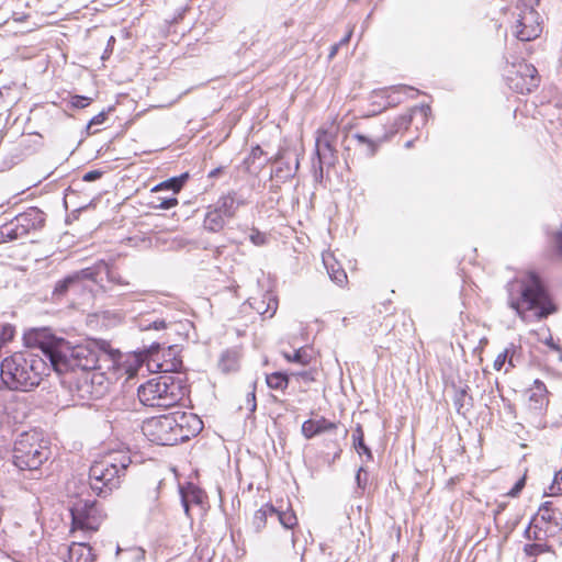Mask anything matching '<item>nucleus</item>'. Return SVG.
Listing matches in <instances>:
<instances>
[{
	"label": "nucleus",
	"instance_id": "f704fd0d",
	"mask_svg": "<svg viewBox=\"0 0 562 562\" xmlns=\"http://www.w3.org/2000/svg\"><path fill=\"white\" fill-rule=\"evenodd\" d=\"M78 284L77 276L72 273L56 283L53 295L56 297L64 296L69 289L75 288Z\"/></svg>",
	"mask_w": 562,
	"mask_h": 562
},
{
	"label": "nucleus",
	"instance_id": "a211bd4d",
	"mask_svg": "<svg viewBox=\"0 0 562 562\" xmlns=\"http://www.w3.org/2000/svg\"><path fill=\"white\" fill-rule=\"evenodd\" d=\"M247 201L239 196L235 191H231L227 194L220 196L216 203L213 205L225 218H233L238 209L245 205Z\"/></svg>",
	"mask_w": 562,
	"mask_h": 562
},
{
	"label": "nucleus",
	"instance_id": "a19ab883",
	"mask_svg": "<svg viewBox=\"0 0 562 562\" xmlns=\"http://www.w3.org/2000/svg\"><path fill=\"white\" fill-rule=\"evenodd\" d=\"M314 371L312 370H302L296 372H291L290 376H293L297 380L303 381L304 383L308 384L313 381H315Z\"/></svg>",
	"mask_w": 562,
	"mask_h": 562
},
{
	"label": "nucleus",
	"instance_id": "2f4dec72",
	"mask_svg": "<svg viewBox=\"0 0 562 562\" xmlns=\"http://www.w3.org/2000/svg\"><path fill=\"white\" fill-rule=\"evenodd\" d=\"M188 178V175L184 173L180 177H175L171 179H168L159 184H157L153 191H161V190H171L173 194L178 193L180 189L182 188L184 180Z\"/></svg>",
	"mask_w": 562,
	"mask_h": 562
},
{
	"label": "nucleus",
	"instance_id": "680f3d73",
	"mask_svg": "<svg viewBox=\"0 0 562 562\" xmlns=\"http://www.w3.org/2000/svg\"><path fill=\"white\" fill-rule=\"evenodd\" d=\"M177 367V364L172 363L171 367L169 368V366H165L162 363H157V368L160 370V371H164V372H168V371H171V370H175Z\"/></svg>",
	"mask_w": 562,
	"mask_h": 562
},
{
	"label": "nucleus",
	"instance_id": "052dcab7",
	"mask_svg": "<svg viewBox=\"0 0 562 562\" xmlns=\"http://www.w3.org/2000/svg\"><path fill=\"white\" fill-rule=\"evenodd\" d=\"M546 345H547V346H549L550 348H552V349H554V350H557V351L561 352L560 347H559L558 345H555V344H554L552 336H549V338H548V339H546Z\"/></svg>",
	"mask_w": 562,
	"mask_h": 562
},
{
	"label": "nucleus",
	"instance_id": "c85d7f7f",
	"mask_svg": "<svg viewBox=\"0 0 562 562\" xmlns=\"http://www.w3.org/2000/svg\"><path fill=\"white\" fill-rule=\"evenodd\" d=\"M116 554L123 562H142L145 560L146 551L140 547L117 548Z\"/></svg>",
	"mask_w": 562,
	"mask_h": 562
},
{
	"label": "nucleus",
	"instance_id": "a18cd8bd",
	"mask_svg": "<svg viewBox=\"0 0 562 562\" xmlns=\"http://www.w3.org/2000/svg\"><path fill=\"white\" fill-rule=\"evenodd\" d=\"M91 102V98L83 95H74L71 98V105L77 109H83L88 106Z\"/></svg>",
	"mask_w": 562,
	"mask_h": 562
},
{
	"label": "nucleus",
	"instance_id": "20e7f679",
	"mask_svg": "<svg viewBox=\"0 0 562 562\" xmlns=\"http://www.w3.org/2000/svg\"><path fill=\"white\" fill-rule=\"evenodd\" d=\"M131 464L124 451H112L93 462L89 470L91 490L100 497H106L121 484V477Z\"/></svg>",
	"mask_w": 562,
	"mask_h": 562
},
{
	"label": "nucleus",
	"instance_id": "a878e982",
	"mask_svg": "<svg viewBox=\"0 0 562 562\" xmlns=\"http://www.w3.org/2000/svg\"><path fill=\"white\" fill-rule=\"evenodd\" d=\"M239 364V353L236 350H225L218 360V368L222 372L228 373L236 371Z\"/></svg>",
	"mask_w": 562,
	"mask_h": 562
},
{
	"label": "nucleus",
	"instance_id": "7ed1b4c3",
	"mask_svg": "<svg viewBox=\"0 0 562 562\" xmlns=\"http://www.w3.org/2000/svg\"><path fill=\"white\" fill-rule=\"evenodd\" d=\"M49 370L46 361L32 351L15 352L0 363V381L10 391L37 387Z\"/></svg>",
	"mask_w": 562,
	"mask_h": 562
},
{
	"label": "nucleus",
	"instance_id": "f03ea898",
	"mask_svg": "<svg viewBox=\"0 0 562 562\" xmlns=\"http://www.w3.org/2000/svg\"><path fill=\"white\" fill-rule=\"evenodd\" d=\"M506 290L508 306L522 321L527 319L528 312H533L536 318L541 319L554 311L541 279L532 271L515 277L507 283Z\"/></svg>",
	"mask_w": 562,
	"mask_h": 562
},
{
	"label": "nucleus",
	"instance_id": "f8f14e48",
	"mask_svg": "<svg viewBox=\"0 0 562 562\" xmlns=\"http://www.w3.org/2000/svg\"><path fill=\"white\" fill-rule=\"evenodd\" d=\"M515 71H508L507 80L509 87L519 93H529L538 87L539 79L537 69L533 65L519 63L512 66Z\"/></svg>",
	"mask_w": 562,
	"mask_h": 562
},
{
	"label": "nucleus",
	"instance_id": "423d86ee",
	"mask_svg": "<svg viewBox=\"0 0 562 562\" xmlns=\"http://www.w3.org/2000/svg\"><path fill=\"white\" fill-rule=\"evenodd\" d=\"M48 448L36 432H23L14 442L13 464L21 471L40 469L48 459Z\"/></svg>",
	"mask_w": 562,
	"mask_h": 562
},
{
	"label": "nucleus",
	"instance_id": "e433bc0d",
	"mask_svg": "<svg viewBox=\"0 0 562 562\" xmlns=\"http://www.w3.org/2000/svg\"><path fill=\"white\" fill-rule=\"evenodd\" d=\"M506 361H508L509 367H515L514 364V346L506 348L503 352H501L496 359L494 360L493 367L495 370L499 371L505 366Z\"/></svg>",
	"mask_w": 562,
	"mask_h": 562
},
{
	"label": "nucleus",
	"instance_id": "bf43d9fd",
	"mask_svg": "<svg viewBox=\"0 0 562 562\" xmlns=\"http://www.w3.org/2000/svg\"><path fill=\"white\" fill-rule=\"evenodd\" d=\"M526 536L528 539L538 540L539 537L536 531L532 532V527L529 525V527L526 529Z\"/></svg>",
	"mask_w": 562,
	"mask_h": 562
},
{
	"label": "nucleus",
	"instance_id": "bb28decb",
	"mask_svg": "<svg viewBox=\"0 0 562 562\" xmlns=\"http://www.w3.org/2000/svg\"><path fill=\"white\" fill-rule=\"evenodd\" d=\"M352 138L357 142V145L362 149L367 157H373L381 144V140L369 138L360 133L353 134Z\"/></svg>",
	"mask_w": 562,
	"mask_h": 562
},
{
	"label": "nucleus",
	"instance_id": "4468645a",
	"mask_svg": "<svg viewBox=\"0 0 562 562\" xmlns=\"http://www.w3.org/2000/svg\"><path fill=\"white\" fill-rule=\"evenodd\" d=\"M269 518L277 519L285 529H293L297 525V518L291 508L280 510L271 504H266L254 515L252 525L256 530H261Z\"/></svg>",
	"mask_w": 562,
	"mask_h": 562
},
{
	"label": "nucleus",
	"instance_id": "6e6d98bb",
	"mask_svg": "<svg viewBox=\"0 0 562 562\" xmlns=\"http://www.w3.org/2000/svg\"><path fill=\"white\" fill-rule=\"evenodd\" d=\"M313 167H314V173H315L316 180L322 181V179L324 177V167L325 166H322V171H321V168L318 167V162L314 161Z\"/></svg>",
	"mask_w": 562,
	"mask_h": 562
},
{
	"label": "nucleus",
	"instance_id": "c9c22d12",
	"mask_svg": "<svg viewBox=\"0 0 562 562\" xmlns=\"http://www.w3.org/2000/svg\"><path fill=\"white\" fill-rule=\"evenodd\" d=\"M278 164H279V166L273 170V176L276 178H282V179L291 178L295 175L296 170L299 169V160L297 159H295L294 167H291L289 164H284L282 161V157L279 156Z\"/></svg>",
	"mask_w": 562,
	"mask_h": 562
},
{
	"label": "nucleus",
	"instance_id": "6e6552de",
	"mask_svg": "<svg viewBox=\"0 0 562 562\" xmlns=\"http://www.w3.org/2000/svg\"><path fill=\"white\" fill-rule=\"evenodd\" d=\"M72 531L94 532L104 519V514L94 501L80 499L70 509Z\"/></svg>",
	"mask_w": 562,
	"mask_h": 562
},
{
	"label": "nucleus",
	"instance_id": "603ef678",
	"mask_svg": "<svg viewBox=\"0 0 562 562\" xmlns=\"http://www.w3.org/2000/svg\"><path fill=\"white\" fill-rule=\"evenodd\" d=\"M102 172L99 171V170H91L89 172H86L83 175V181H87V182H91V181H94L97 179H99L101 177Z\"/></svg>",
	"mask_w": 562,
	"mask_h": 562
},
{
	"label": "nucleus",
	"instance_id": "473e14b6",
	"mask_svg": "<svg viewBox=\"0 0 562 562\" xmlns=\"http://www.w3.org/2000/svg\"><path fill=\"white\" fill-rule=\"evenodd\" d=\"M289 374L283 372H273L266 378L267 385L272 390H285L289 384Z\"/></svg>",
	"mask_w": 562,
	"mask_h": 562
},
{
	"label": "nucleus",
	"instance_id": "f3484780",
	"mask_svg": "<svg viewBox=\"0 0 562 562\" xmlns=\"http://www.w3.org/2000/svg\"><path fill=\"white\" fill-rule=\"evenodd\" d=\"M417 90L408 86H395L387 89H383L375 93V97L385 99V105L395 106L404 101V98H414L417 94Z\"/></svg>",
	"mask_w": 562,
	"mask_h": 562
},
{
	"label": "nucleus",
	"instance_id": "ddd939ff",
	"mask_svg": "<svg viewBox=\"0 0 562 562\" xmlns=\"http://www.w3.org/2000/svg\"><path fill=\"white\" fill-rule=\"evenodd\" d=\"M44 222L45 215L40 209L29 207L8 222V224L13 235L19 239L25 237L33 231L40 229L44 225Z\"/></svg>",
	"mask_w": 562,
	"mask_h": 562
},
{
	"label": "nucleus",
	"instance_id": "0e129e2a",
	"mask_svg": "<svg viewBox=\"0 0 562 562\" xmlns=\"http://www.w3.org/2000/svg\"><path fill=\"white\" fill-rule=\"evenodd\" d=\"M339 47H340V46H339V44H335V45H333V46L330 47V52H329V55H328V57H329L330 59H331V58H334V57L336 56V54H337V52H338Z\"/></svg>",
	"mask_w": 562,
	"mask_h": 562
},
{
	"label": "nucleus",
	"instance_id": "e2e57ef3",
	"mask_svg": "<svg viewBox=\"0 0 562 562\" xmlns=\"http://www.w3.org/2000/svg\"><path fill=\"white\" fill-rule=\"evenodd\" d=\"M351 36H352V30H349L348 33L338 43L339 46L347 44L350 41Z\"/></svg>",
	"mask_w": 562,
	"mask_h": 562
},
{
	"label": "nucleus",
	"instance_id": "cd10ccee",
	"mask_svg": "<svg viewBox=\"0 0 562 562\" xmlns=\"http://www.w3.org/2000/svg\"><path fill=\"white\" fill-rule=\"evenodd\" d=\"M352 443L356 451L361 456L364 454L367 457V461L372 460V452L370 448L364 443V435L362 430V426L357 424L356 428L352 432Z\"/></svg>",
	"mask_w": 562,
	"mask_h": 562
},
{
	"label": "nucleus",
	"instance_id": "6ab92c4d",
	"mask_svg": "<svg viewBox=\"0 0 562 562\" xmlns=\"http://www.w3.org/2000/svg\"><path fill=\"white\" fill-rule=\"evenodd\" d=\"M248 303L263 318H271L278 308V300L271 293L267 292L261 297H251Z\"/></svg>",
	"mask_w": 562,
	"mask_h": 562
},
{
	"label": "nucleus",
	"instance_id": "8fccbe9b",
	"mask_svg": "<svg viewBox=\"0 0 562 562\" xmlns=\"http://www.w3.org/2000/svg\"><path fill=\"white\" fill-rule=\"evenodd\" d=\"M525 483H526L525 477L519 479V480L515 483V485L513 486V488L508 492V495H509V496H512V497L517 496V495L520 493V491L524 488Z\"/></svg>",
	"mask_w": 562,
	"mask_h": 562
},
{
	"label": "nucleus",
	"instance_id": "b1692460",
	"mask_svg": "<svg viewBox=\"0 0 562 562\" xmlns=\"http://www.w3.org/2000/svg\"><path fill=\"white\" fill-rule=\"evenodd\" d=\"M225 216L220 211L212 206L207 207L204 216L203 227L212 233H217L225 226Z\"/></svg>",
	"mask_w": 562,
	"mask_h": 562
},
{
	"label": "nucleus",
	"instance_id": "72a5a7b5",
	"mask_svg": "<svg viewBox=\"0 0 562 562\" xmlns=\"http://www.w3.org/2000/svg\"><path fill=\"white\" fill-rule=\"evenodd\" d=\"M282 355L289 362H295L302 366H307L312 361V355L307 348H300L293 353L283 352Z\"/></svg>",
	"mask_w": 562,
	"mask_h": 562
},
{
	"label": "nucleus",
	"instance_id": "3c124183",
	"mask_svg": "<svg viewBox=\"0 0 562 562\" xmlns=\"http://www.w3.org/2000/svg\"><path fill=\"white\" fill-rule=\"evenodd\" d=\"M106 120V114L104 112H101L97 115H94L89 124H88V128H90L92 125H100L102 123H104V121Z\"/></svg>",
	"mask_w": 562,
	"mask_h": 562
},
{
	"label": "nucleus",
	"instance_id": "4be33fe9",
	"mask_svg": "<svg viewBox=\"0 0 562 562\" xmlns=\"http://www.w3.org/2000/svg\"><path fill=\"white\" fill-rule=\"evenodd\" d=\"M108 263L104 260L97 261L93 266L81 269L80 271L75 272L77 276V281L87 279L91 280L97 284H102L103 276L105 274Z\"/></svg>",
	"mask_w": 562,
	"mask_h": 562
},
{
	"label": "nucleus",
	"instance_id": "338daca9",
	"mask_svg": "<svg viewBox=\"0 0 562 562\" xmlns=\"http://www.w3.org/2000/svg\"><path fill=\"white\" fill-rule=\"evenodd\" d=\"M220 172H221V168H215V169L210 171L209 178H215V177H217L220 175Z\"/></svg>",
	"mask_w": 562,
	"mask_h": 562
},
{
	"label": "nucleus",
	"instance_id": "ea45409f",
	"mask_svg": "<svg viewBox=\"0 0 562 562\" xmlns=\"http://www.w3.org/2000/svg\"><path fill=\"white\" fill-rule=\"evenodd\" d=\"M105 278L110 283L120 285V286H127L130 285V282L121 276V273L113 269L109 263L106 266L105 270Z\"/></svg>",
	"mask_w": 562,
	"mask_h": 562
},
{
	"label": "nucleus",
	"instance_id": "9b49d317",
	"mask_svg": "<svg viewBox=\"0 0 562 562\" xmlns=\"http://www.w3.org/2000/svg\"><path fill=\"white\" fill-rule=\"evenodd\" d=\"M338 127L331 123L329 126H323L316 132L315 156L318 167H331L336 164L337 156L334 143L336 140Z\"/></svg>",
	"mask_w": 562,
	"mask_h": 562
},
{
	"label": "nucleus",
	"instance_id": "dca6fc26",
	"mask_svg": "<svg viewBox=\"0 0 562 562\" xmlns=\"http://www.w3.org/2000/svg\"><path fill=\"white\" fill-rule=\"evenodd\" d=\"M172 415L178 443L189 440L203 429L202 420L193 413L176 412Z\"/></svg>",
	"mask_w": 562,
	"mask_h": 562
},
{
	"label": "nucleus",
	"instance_id": "aec40b11",
	"mask_svg": "<svg viewBox=\"0 0 562 562\" xmlns=\"http://www.w3.org/2000/svg\"><path fill=\"white\" fill-rule=\"evenodd\" d=\"M337 425L333 422L327 420L326 418L321 419H307L302 424V434L306 439H311L312 437L335 430Z\"/></svg>",
	"mask_w": 562,
	"mask_h": 562
},
{
	"label": "nucleus",
	"instance_id": "5fc2aeb1",
	"mask_svg": "<svg viewBox=\"0 0 562 562\" xmlns=\"http://www.w3.org/2000/svg\"><path fill=\"white\" fill-rule=\"evenodd\" d=\"M135 305L130 310L131 312H138L139 315L147 313L145 307V301L144 300H136Z\"/></svg>",
	"mask_w": 562,
	"mask_h": 562
},
{
	"label": "nucleus",
	"instance_id": "412c9836",
	"mask_svg": "<svg viewBox=\"0 0 562 562\" xmlns=\"http://www.w3.org/2000/svg\"><path fill=\"white\" fill-rule=\"evenodd\" d=\"M323 263L333 282L340 286L347 282L348 278L346 271L333 255L323 254Z\"/></svg>",
	"mask_w": 562,
	"mask_h": 562
},
{
	"label": "nucleus",
	"instance_id": "0eeeda50",
	"mask_svg": "<svg viewBox=\"0 0 562 562\" xmlns=\"http://www.w3.org/2000/svg\"><path fill=\"white\" fill-rule=\"evenodd\" d=\"M117 381V371L109 362H100V366L81 372L78 378V392L81 398H99L103 396L111 383Z\"/></svg>",
	"mask_w": 562,
	"mask_h": 562
},
{
	"label": "nucleus",
	"instance_id": "09e8293b",
	"mask_svg": "<svg viewBox=\"0 0 562 562\" xmlns=\"http://www.w3.org/2000/svg\"><path fill=\"white\" fill-rule=\"evenodd\" d=\"M550 490L552 495L562 492V469L555 474L553 483L550 486Z\"/></svg>",
	"mask_w": 562,
	"mask_h": 562
},
{
	"label": "nucleus",
	"instance_id": "69168bd1",
	"mask_svg": "<svg viewBox=\"0 0 562 562\" xmlns=\"http://www.w3.org/2000/svg\"><path fill=\"white\" fill-rule=\"evenodd\" d=\"M251 155L254 158H258L262 155V149L259 146H256L255 148H252Z\"/></svg>",
	"mask_w": 562,
	"mask_h": 562
},
{
	"label": "nucleus",
	"instance_id": "5701e85b",
	"mask_svg": "<svg viewBox=\"0 0 562 562\" xmlns=\"http://www.w3.org/2000/svg\"><path fill=\"white\" fill-rule=\"evenodd\" d=\"M92 549L86 543L74 542L68 548V557L65 562H93Z\"/></svg>",
	"mask_w": 562,
	"mask_h": 562
},
{
	"label": "nucleus",
	"instance_id": "864d4df0",
	"mask_svg": "<svg viewBox=\"0 0 562 562\" xmlns=\"http://www.w3.org/2000/svg\"><path fill=\"white\" fill-rule=\"evenodd\" d=\"M553 243L557 250L562 255V229L554 233Z\"/></svg>",
	"mask_w": 562,
	"mask_h": 562
},
{
	"label": "nucleus",
	"instance_id": "774afa93",
	"mask_svg": "<svg viewBox=\"0 0 562 562\" xmlns=\"http://www.w3.org/2000/svg\"><path fill=\"white\" fill-rule=\"evenodd\" d=\"M184 508H186V512H188V510H189V506H188V504H187V503H184Z\"/></svg>",
	"mask_w": 562,
	"mask_h": 562
},
{
	"label": "nucleus",
	"instance_id": "2eb2a0df",
	"mask_svg": "<svg viewBox=\"0 0 562 562\" xmlns=\"http://www.w3.org/2000/svg\"><path fill=\"white\" fill-rule=\"evenodd\" d=\"M143 358L139 355H109L104 357V362L111 363L114 371H117V381L125 376L126 380L137 374L143 366Z\"/></svg>",
	"mask_w": 562,
	"mask_h": 562
},
{
	"label": "nucleus",
	"instance_id": "13d9d810",
	"mask_svg": "<svg viewBox=\"0 0 562 562\" xmlns=\"http://www.w3.org/2000/svg\"><path fill=\"white\" fill-rule=\"evenodd\" d=\"M248 403L251 404L250 411L254 412L256 409V395H255V387L252 391L248 394Z\"/></svg>",
	"mask_w": 562,
	"mask_h": 562
},
{
	"label": "nucleus",
	"instance_id": "4c0bfd02",
	"mask_svg": "<svg viewBox=\"0 0 562 562\" xmlns=\"http://www.w3.org/2000/svg\"><path fill=\"white\" fill-rule=\"evenodd\" d=\"M416 113H420V115L425 120L428 116V114L430 113V106L429 105L415 106L414 109L411 110V113L405 114L398 119L400 120L398 127H402V126L407 127L413 120V115Z\"/></svg>",
	"mask_w": 562,
	"mask_h": 562
},
{
	"label": "nucleus",
	"instance_id": "c756f323",
	"mask_svg": "<svg viewBox=\"0 0 562 562\" xmlns=\"http://www.w3.org/2000/svg\"><path fill=\"white\" fill-rule=\"evenodd\" d=\"M551 505V502H546L540 506L537 516L533 518V521L536 522L535 527H538L539 520L543 522H552L557 526L559 525L558 517L555 516Z\"/></svg>",
	"mask_w": 562,
	"mask_h": 562
},
{
	"label": "nucleus",
	"instance_id": "4d7b16f0",
	"mask_svg": "<svg viewBox=\"0 0 562 562\" xmlns=\"http://www.w3.org/2000/svg\"><path fill=\"white\" fill-rule=\"evenodd\" d=\"M160 349V344L159 342H153L147 349H145L144 351L153 357L155 355V352H157L158 350Z\"/></svg>",
	"mask_w": 562,
	"mask_h": 562
},
{
	"label": "nucleus",
	"instance_id": "7c9ffc66",
	"mask_svg": "<svg viewBox=\"0 0 562 562\" xmlns=\"http://www.w3.org/2000/svg\"><path fill=\"white\" fill-rule=\"evenodd\" d=\"M453 403L458 414L465 416V413L472 406V397L468 395L464 389H460L456 392Z\"/></svg>",
	"mask_w": 562,
	"mask_h": 562
},
{
	"label": "nucleus",
	"instance_id": "f257e3e1",
	"mask_svg": "<svg viewBox=\"0 0 562 562\" xmlns=\"http://www.w3.org/2000/svg\"><path fill=\"white\" fill-rule=\"evenodd\" d=\"M35 342L49 360L50 367L57 373L80 370L86 372L98 368L104 362L108 353L99 355L91 344L72 346L61 337H57L49 329H37L34 333Z\"/></svg>",
	"mask_w": 562,
	"mask_h": 562
},
{
	"label": "nucleus",
	"instance_id": "c03bdc74",
	"mask_svg": "<svg viewBox=\"0 0 562 562\" xmlns=\"http://www.w3.org/2000/svg\"><path fill=\"white\" fill-rule=\"evenodd\" d=\"M16 237L13 235L12 231L9 228V224L5 223L0 226V244L15 240Z\"/></svg>",
	"mask_w": 562,
	"mask_h": 562
},
{
	"label": "nucleus",
	"instance_id": "de8ad7c7",
	"mask_svg": "<svg viewBox=\"0 0 562 562\" xmlns=\"http://www.w3.org/2000/svg\"><path fill=\"white\" fill-rule=\"evenodd\" d=\"M250 241L256 246H262L267 241V237L259 231L254 229L249 236Z\"/></svg>",
	"mask_w": 562,
	"mask_h": 562
},
{
	"label": "nucleus",
	"instance_id": "393cba45",
	"mask_svg": "<svg viewBox=\"0 0 562 562\" xmlns=\"http://www.w3.org/2000/svg\"><path fill=\"white\" fill-rule=\"evenodd\" d=\"M548 391L544 383L540 380H535L532 387L529 390V401L535 403L536 409H541L548 404Z\"/></svg>",
	"mask_w": 562,
	"mask_h": 562
},
{
	"label": "nucleus",
	"instance_id": "58836bf2",
	"mask_svg": "<svg viewBox=\"0 0 562 562\" xmlns=\"http://www.w3.org/2000/svg\"><path fill=\"white\" fill-rule=\"evenodd\" d=\"M137 326L140 330H150V329L162 330L167 327V323L162 318H155L153 321L139 318L137 321Z\"/></svg>",
	"mask_w": 562,
	"mask_h": 562
},
{
	"label": "nucleus",
	"instance_id": "9d476101",
	"mask_svg": "<svg viewBox=\"0 0 562 562\" xmlns=\"http://www.w3.org/2000/svg\"><path fill=\"white\" fill-rule=\"evenodd\" d=\"M175 427L173 415L169 414L146 420L142 429L149 441L160 446H175L178 443Z\"/></svg>",
	"mask_w": 562,
	"mask_h": 562
},
{
	"label": "nucleus",
	"instance_id": "39448f33",
	"mask_svg": "<svg viewBox=\"0 0 562 562\" xmlns=\"http://www.w3.org/2000/svg\"><path fill=\"white\" fill-rule=\"evenodd\" d=\"M186 394V386L180 378L165 374L148 380L137 390L139 402L154 408H169L177 405Z\"/></svg>",
	"mask_w": 562,
	"mask_h": 562
},
{
	"label": "nucleus",
	"instance_id": "79ce46f5",
	"mask_svg": "<svg viewBox=\"0 0 562 562\" xmlns=\"http://www.w3.org/2000/svg\"><path fill=\"white\" fill-rule=\"evenodd\" d=\"M158 203L154 205L155 209L169 210L178 204V200L175 196L169 198H157Z\"/></svg>",
	"mask_w": 562,
	"mask_h": 562
},
{
	"label": "nucleus",
	"instance_id": "49530a36",
	"mask_svg": "<svg viewBox=\"0 0 562 562\" xmlns=\"http://www.w3.org/2000/svg\"><path fill=\"white\" fill-rule=\"evenodd\" d=\"M356 482L359 488L364 490L368 482V472L364 470L363 467H360L358 469V472L356 474Z\"/></svg>",
	"mask_w": 562,
	"mask_h": 562
},
{
	"label": "nucleus",
	"instance_id": "37998d69",
	"mask_svg": "<svg viewBox=\"0 0 562 562\" xmlns=\"http://www.w3.org/2000/svg\"><path fill=\"white\" fill-rule=\"evenodd\" d=\"M548 551V546L542 543H531L525 546V552L528 555H538Z\"/></svg>",
	"mask_w": 562,
	"mask_h": 562
},
{
	"label": "nucleus",
	"instance_id": "1a4fd4ad",
	"mask_svg": "<svg viewBox=\"0 0 562 562\" xmlns=\"http://www.w3.org/2000/svg\"><path fill=\"white\" fill-rule=\"evenodd\" d=\"M535 0H521L517 9L518 18L515 23V35L519 41L536 40L542 32L539 13L533 8Z\"/></svg>",
	"mask_w": 562,
	"mask_h": 562
}]
</instances>
